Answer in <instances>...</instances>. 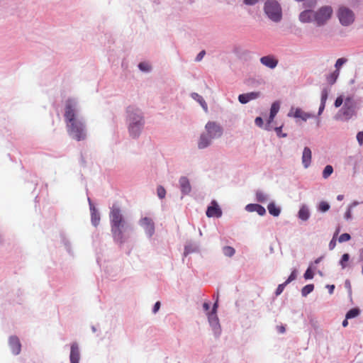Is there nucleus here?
<instances>
[{"mask_svg": "<svg viewBox=\"0 0 363 363\" xmlns=\"http://www.w3.org/2000/svg\"><path fill=\"white\" fill-rule=\"evenodd\" d=\"M339 232H340V228H337L336 232H335V235H334V237L333 238V239L331 240V241L329 243V247H330V250H333L335 247L336 241L335 240V237L336 235H337Z\"/></svg>", "mask_w": 363, "mask_h": 363, "instance_id": "42", "label": "nucleus"}, {"mask_svg": "<svg viewBox=\"0 0 363 363\" xmlns=\"http://www.w3.org/2000/svg\"><path fill=\"white\" fill-rule=\"evenodd\" d=\"M125 113L128 134L130 138L137 139L141 135L145 125L144 113L138 107L129 106Z\"/></svg>", "mask_w": 363, "mask_h": 363, "instance_id": "2", "label": "nucleus"}, {"mask_svg": "<svg viewBox=\"0 0 363 363\" xmlns=\"http://www.w3.org/2000/svg\"><path fill=\"white\" fill-rule=\"evenodd\" d=\"M299 20L302 23L315 21V12L311 10H305L300 13Z\"/></svg>", "mask_w": 363, "mask_h": 363, "instance_id": "21", "label": "nucleus"}, {"mask_svg": "<svg viewBox=\"0 0 363 363\" xmlns=\"http://www.w3.org/2000/svg\"><path fill=\"white\" fill-rule=\"evenodd\" d=\"M357 205H359V202L357 201H354L348 206V208H351V209L352 210V208L355 207Z\"/></svg>", "mask_w": 363, "mask_h": 363, "instance_id": "58", "label": "nucleus"}, {"mask_svg": "<svg viewBox=\"0 0 363 363\" xmlns=\"http://www.w3.org/2000/svg\"><path fill=\"white\" fill-rule=\"evenodd\" d=\"M333 172V167L328 164L323 170L322 176L324 179H328Z\"/></svg>", "mask_w": 363, "mask_h": 363, "instance_id": "30", "label": "nucleus"}, {"mask_svg": "<svg viewBox=\"0 0 363 363\" xmlns=\"http://www.w3.org/2000/svg\"><path fill=\"white\" fill-rule=\"evenodd\" d=\"M223 252L225 256L230 257L234 255L235 250L230 246H225L223 248Z\"/></svg>", "mask_w": 363, "mask_h": 363, "instance_id": "32", "label": "nucleus"}, {"mask_svg": "<svg viewBox=\"0 0 363 363\" xmlns=\"http://www.w3.org/2000/svg\"><path fill=\"white\" fill-rule=\"evenodd\" d=\"M218 307V301H216L212 308V310L209 313H217V308Z\"/></svg>", "mask_w": 363, "mask_h": 363, "instance_id": "53", "label": "nucleus"}, {"mask_svg": "<svg viewBox=\"0 0 363 363\" xmlns=\"http://www.w3.org/2000/svg\"><path fill=\"white\" fill-rule=\"evenodd\" d=\"M348 325V321H347V319H345L343 321H342V326L343 327H347Z\"/></svg>", "mask_w": 363, "mask_h": 363, "instance_id": "63", "label": "nucleus"}, {"mask_svg": "<svg viewBox=\"0 0 363 363\" xmlns=\"http://www.w3.org/2000/svg\"><path fill=\"white\" fill-rule=\"evenodd\" d=\"M305 4H308L309 6H313L315 4V0H306Z\"/></svg>", "mask_w": 363, "mask_h": 363, "instance_id": "55", "label": "nucleus"}, {"mask_svg": "<svg viewBox=\"0 0 363 363\" xmlns=\"http://www.w3.org/2000/svg\"><path fill=\"white\" fill-rule=\"evenodd\" d=\"M287 116L296 119L299 118L302 121L306 122L308 119L313 118L314 115L311 113L305 112L301 108L292 106L288 112Z\"/></svg>", "mask_w": 363, "mask_h": 363, "instance_id": "9", "label": "nucleus"}, {"mask_svg": "<svg viewBox=\"0 0 363 363\" xmlns=\"http://www.w3.org/2000/svg\"><path fill=\"white\" fill-rule=\"evenodd\" d=\"M318 209L319 211L325 213L330 209V204L326 201H321L318 204Z\"/></svg>", "mask_w": 363, "mask_h": 363, "instance_id": "34", "label": "nucleus"}, {"mask_svg": "<svg viewBox=\"0 0 363 363\" xmlns=\"http://www.w3.org/2000/svg\"><path fill=\"white\" fill-rule=\"evenodd\" d=\"M329 89L325 88L321 91V96H320V103L322 104H326V101L328 99V95H329Z\"/></svg>", "mask_w": 363, "mask_h": 363, "instance_id": "37", "label": "nucleus"}, {"mask_svg": "<svg viewBox=\"0 0 363 363\" xmlns=\"http://www.w3.org/2000/svg\"><path fill=\"white\" fill-rule=\"evenodd\" d=\"M244 1L247 5H254L258 1V0H244Z\"/></svg>", "mask_w": 363, "mask_h": 363, "instance_id": "54", "label": "nucleus"}, {"mask_svg": "<svg viewBox=\"0 0 363 363\" xmlns=\"http://www.w3.org/2000/svg\"><path fill=\"white\" fill-rule=\"evenodd\" d=\"M140 225L144 228L145 233L148 237H152L155 233V225L152 220L147 217L140 220Z\"/></svg>", "mask_w": 363, "mask_h": 363, "instance_id": "11", "label": "nucleus"}, {"mask_svg": "<svg viewBox=\"0 0 363 363\" xmlns=\"http://www.w3.org/2000/svg\"><path fill=\"white\" fill-rule=\"evenodd\" d=\"M190 252H191V250H189V247L186 246L185 249H184V255H188Z\"/></svg>", "mask_w": 363, "mask_h": 363, "instance_id": "62", "label": "nucleus"}, {"mask_svg": "<svg viewBox=\"0 0 363 363\" xmlns=\"http://www.w3.org/2000/svg\"><path fill=\"white\" fill-rule=\"evenodd\" d=\"M160 308V303L159 301L156 302L154 307H153V309H152V312L154 313H156L159 309Z\"/></svg>", "mask_w": 363, "mask_h": 363, "instance_id": "50", "label": "nucleus"}, {"mask_svg": "<svg viewBox=\"0 0 363 363\" xmlns=\"http://www.w3.org/2000/svg\"><path fill=\"white\" fill-rule=\"evenodd\" d=\"M337 16L341 24L345 26L352 24L354 21L353 12L346 7H340Z\"/></svg>", "mask_w": 363, "mask_h": 363, "instance_id": "8", "label": "nucleus"}, {"mask_svg": "<svg viewBox=\"0 0 363 363\" xmlns=\"http://www.w3.org/2000/svg\"><path fill=\"white\" fill-rule=\"evenodd\" d=\"M71 363H79L80 359V352L79 345L77 342H73L71 345V350L69 355Z\"/></svg>", "mask_w": 363, "mask_h": 363, "instance_id": "16", "label": "nucleus"}, {"mask_svg": "<svg viewBox=\"0 0 363 363\" xmlns=\"http://www.w3.org/2000/svg\"><path fill=\"white\" fill-rule=\"evenodd\" d=\"M314 286L313 284H308L305 286L301 290V294L303 296H306L311 292L313 291Z\"/></svg>", "mask_w": 363, "mask_h": 363, "instance_id": "35", "label": "nucleus"}, {"mask_svg": "<svg viewBox=\"0 0 363 363\" xmlns=\"http://www.w3.org/2000/svg\"><path fill=\"white\" fill-rule=\"evenodd\" d=\"M360 313V310L357 308L350 309L345 315L346 319H351L357 317Z\"/></svg>", "mask_w": 363, "mask_h": 363, "instance_id": "28", "label": "nucleus"}, {"mask_svg": "<svg viewBox=\"0 0 363 363\" xmlns=\"http://www.w3.org/2000/svg\"><path fill=\"white\" fill-rule=\"evenodd\" d=\"M204 132L213 140L220 138L223 133L221 125L216 121H208L204 127Z\"/></svg>", "mask_w": 363, "mask_h": 363, "instance_id": "6", "label": "nucleus"}, {"mask_svg": "<svg viewBox=\"0 0 363 363\" xmlns=\"http://www.w3.org/2000/svg\"><path fill=\"white\" fill-rule=\"evenodd\" d=\"M138 67L140 70L144 72H149L151 69L150 65L145 62H141L138 65Z\"/></svg>", "mask_w": 363, "mask_h": 363, "instance_id": "39", "label": "nucleus"}, {"mask_svg": "<svg viewBox=\"0 0 363 363\" xmlns=\"http://www.w3.org/2000/svg\"><path fill=\"white\" fill-rule=\"evenodd\" d=\"M269 213L273 216H279L281 213V208L276 206L274 202H270L267 206Z\"/></svg>", "mask_w": 363, "mask_h": 363, "instance_id": "26", "label": "nucleus"}, {"mask_svg": "<svg viewBox=\"0 0 363 363\" xmlns=\"http://www.w3.org/2000/svg\"><path fill=\"white\" fill-rule=\"evenodd\" d=\"M296 277H297V271H296V269H294L291 272L290 276L288 277L287 280L286 281V284H289L292 281L295 280L296 279Z\"/></svg>", "mask_w": 363, "mask_h": 363, "instance_id": "41", "label": "nucleus"}, {"mask_svg": "<svg viewBox=\"0 0 363 363\" xmlns=\"http://www.w3.org/2000/svg\"><path fill=\"white\" fill-rule=\"evenodd\" d=\"M179 186L183 194H189L191 191V186L189 179L186 177H182L179 179Z\"/></svg>", "mask_w": 363, "mask_h": 363, "instance_id": "19", "label": "nucleus"}, {"mask_svg": "<svg viewBox=\"0 0 363 363\" xmlns=\"http://www.w3.org/2000/svg\"><path fill=\"white\" fill-rule=\"evenodd\" d=\"M213 139L205 132H203L197 142V147L199 150H203L209 147L212 143Z\"/></svg>", "mask_w": 363, "mask_h": 363, "instance_id": "14", "label": "nucleus"}, {"mask_svg": "<svg viewBox=\"0 0 363 363\" xmlns=\"http://www.w3.org/2000/svg\"><path fill=\"white\" fill-rule=\"evenodd\" d=\"M344 217L347 220H350L352 218L351 208L347 207V209L345 213Z\"/></svg>", "mask_w": 363, "mask_h": 363, "instance_id": "45", "label": "nucleus"}, {"mask_svg": "<svg viewBox=\"0 0 363 363\" xmlns=\"http://www.w3.org/2000/svg\"><path fill=\"white\" fill-rule=\"evenodd\" d=\"M350 259V255L347 253H345L342 255L341 259L340 260V265L341 266L342 269H345L347 267V262Z\"/></svg>", "mask_w": 363, "mask_h": 363, "instance_id": "36", "label": "nucleus"}, {"mask_svg": "<svg viewBox=\"0 0 363 363\" xmlns=\"http://www.w3.org/2000/svg\"><path fill=\"white\" fill-rule=\"evenodd\" d=\"M191 97L194 100L196 101V102H198L201 106L202 107L203 110L207 113L208 111V105H207V103L206 102L205 99L203 98L202 96H201L200 94H199L198 93H191Z\"/></svg>", "mask_w": 363, "mask_h": 363, "instance_id": "23", "label": "nucleus"}, {"mask_svg": "<svg viewBox=\"0 0 363 363\" xmlns=\"http://www.w3.org/2000/svg\"><path fill=\"white\" fill-rule=\"evenodd\" d=\"M261 96L259 91H252L246 94H242L238 96V101L242 104H246L250 101L255 100Z\"/></svg>", "mask_w": 363, "mask_h": 363, "instance_id": "13", "label": "nucleus"}, {"mask_svg": "<svg viewBox=\"0 0 363 363\" xmlns=\"http://www.w3.org/2000/svg\"><path fill=\"white\" fill-rule=\"evenodd\" d=\"M256 201L259 203H266L270 199L269 194L262 190H257L255 192Z\"/></svg>", "mask_w": 363, "mask_h": 363, "instance_id": "24", "label": "nucleus"}, {"mask_svg": "<svg viewBox=\"0 0 363 363\" xmlns=\"http://www.w3.org/2000/svg\"><path fill=\"white\" fill-rule=\"evenodd\" d=\"M207 318L208 323L216 337H219L221 334V326L217 313L207 312Z\"/></svg>", "mask_w": 363, "mask_h": 363, "instance_id": "10", "label": "nucleus"}, {"mask_svg": "<svg viewBox=\"0 0 363 363\" xmlns=\"http://www.w3.org/2000/svg\"><path fill=\"white\" fill-rule=\"evenodd\" d=\"M343 199H344V196H343V195H342V194L338 195V196H337V199L338 201H342Z\"/></svg>", "mask_w": 363, "mask_h": 363, "instance_id": "64", "label": "nucleus"}, {"mask_svg": "<svg viewBox=\"0 0 363 363\" xmlns=\"http://www.w3.org/2000/svg\"><path fill=\"white\" fill-rule=\"evenodd\" d=\"M350 238H351L350 235L345 233L342 234L339 237L338 241L340 242H347V241L350 240Z\"/></svg>", "mask_w": 363, "mask_h": 363, "instance_id": "40", "label": "nucleus"}, {"mask_svg": "<svg viewBox=\"0 0 363 363\" xmlns=\"http://www.w3.org/2000/svg\"><path fill=\"white\" fill-rule=\"evenodd\" d=\"M9 345L13 354H18L21 352V345L19 339L16 336L9 338Z\"/></svg>", "mask_w": 363, "mask_h": 363, "instance_id": "18", "label": "nucleus"}, {"mask_svg": "<svg viewBox=\"0 0 363 363\" xmlns=\"http://www.w3.org/2000/svg\"><path fill=\"white\" fill-rule=\"evenodd\" d=\"M65 121L68 135L77 141L87 138V128L84 118L80 113L79 103L76 99H68L65 105Z\"/></svg>", "mask_w": 363, "mask_h": 363, "instance_id": "1", "label": "nucleus"}, {"mask_svg": "<svg viewBox=\"0 0 363 363\" xmlns=\"http://www.w3.org/2000/svg\"><path fill=\"white\" fill-rule=\"evenodd\" d=\"M89 206H90V211H91V223L94 226H97L100 221V215L93 203L91 201V199H88Z\"/></svg>", "mask_w": 363, "mask_h": 363, "instance_id": "22", "label": "nucleus"}, {"mask_svg": "<svg viewBox=\"0 0 363 363\" xmlns=\"http://www.w3.org/2000/svg\"><path fill=\"white\" fill-rule=\"evenodd\" d=\"M347 62V59L345 57H341L337 60L335 64V70H338L340 72L341 67Z\"/></svg>", "mask_w": 363, "mask_h": 363, "instance_id": "33", "label": "nucleus"}, {"mask_svg": "<svg viewBox=\"0 0 363 363\" xmlns=\"http://www.w3.org/2000/svg\"><path fill=\"white\" fill-rule=\"evenodd\" d=\"M245 208L247 212H257L261 216L266 213L265 208L261 205L257 203L247 204Z\"/></svg>", "mask_w": 363, "mask_h": 363, "instance_id": "20", "label": "nucleus"}, {"mask_svg": "<svg viewBox=\"0 0 363 363\" xmlns=\"http://www.w3.org/2000/svg\"><path fill=\"white\" fill-rule=\"evenodd\" d=\"M260 62L265 67L274 69L278 64V60L272 55H267L260 58Z\"/></svg>", "mask_w": 363, "mask_h": 363, "instance_id": "17", "label": "nucleus"}, {"mask_svg": "<svg viewBox=\"0 0 363 363\" xmlns=\"http://www.w3.org/2000/svg\"><path fill=\"white\" fill-rule=\"evenodd\" d=\"M357 140L360 145H363V131H360L357 134Z\"/></svg>", "mask_w": 363, "mask_h": 363, "instance_id": "46", "label": "nucleus"}, {"mask_svg": "<svg viewBox=\"0 0 363 363\" xmlns=\"http://www.w3.org/2000/svg\"><path fill=\"white\" fill-rule=\"evenodd\" d=\"M255 123L257 126L260 128L263 127L264 122L261 117H257L255 120Z\"/></svg>", "mask_w": 363, "mask_h": 363, "instance_id": "47", "label": "nucleus"}, {"mask_svg": "<svg viewBox=\"0 0 363 363\" xmlns=\"http://www.w3.org/2000/svg\"><path fill=\"white\" fill-rule=\"evenodd\" d=\"M203 308L204 311L209 312L208 310L210 309V304L208 303H204L203 304Z\"/></svg>", "mask_w": 363, "mask_h": 363, "instance_id": "56", "label": "nucleus"}, {"mask_svg": "<svg viewBox=\"0 0 363 363\" xmlns=\"http://www.w3.org/2000/svg\"><path fill=\"white\" fill-rule=\"evenodd\" d=\"M274 117L275 116H272V115L269 114V117L267 123L270 124L274 121Z\"/></svg>", "mask_w": 363, "mask_h": 363, "instance_id": "61", "label": "nucleus"}, {"mask_svg": "<svg viewBox=\"0 0 363 363\" xmlns=\"http://www.w3.org/2000/svg\"><path fill=\"white\" fill-rule=\"evenodd\" d=\"M326 287L328 289L329 293L330 294H332L333 293L335 286L334 285H327Z\"/></svg>", "mask_w": 363, "mask_h": 363, "instance_id": "57", "label": "nucleus"}, {"mask_svg": "<svg viewBox=\"0 0 363 363\" xmlns=\"http://www.w3.org/2000/svg\"><path fill=\"white\" fill-rule=\"evenodd\" d=\"M264 11L266 16L273 22L278 23L282 18V10L277 1H267L264 6Z\"/></svg>", "mask_w": 363, "mask_h": 363, "instance_id": "5", "label": "nucleus"}, {"mask_svg": "<svg viewBox=\"0 0 363 363\" xmlns=\"http://www.w3.org/2000/svg\"><path fill=\"white\" fill-rule=\"evenodd\" d=\"M298 218L302 220H307L310 217V212L306 206H302L298 213Z\"/></svg>", "mask_w": 363, "mask_h": 363, "instance_id": "25", "label": "nucleus"}, {"mask_svg": "<svg viewBox=\"0 0 363 363\" xmlns=\"http://www.w3.org/2000/svg\"><path fill=\"white\" fill-rule=\"evenodd\" d=\"M339 75H340V72H338V70L333 71V72H331L330 74H329L327 76V77H326L327 82L330 85L334 84L336 82L337 78L339 77Z\"/></svg>", "mask_w": 363, "mask_h": 363, "instance_id": "27", "label": "nucleus"}, {"mask_svg": "<svg viewBox=\"0 0 363 363\" xmlns=\"http://www.w3.org/2000/svg\"><path fill=\"white\" fill-rule=\"evenodd\" d=\"M280 108V103L279 101H275L272 104L270 108V115L272 116H276L277 113L279 112Z\"/></svg>", "mask_w": 363, "mask_h": 363, "instance_id": "31", "label": "nucleus"}, {"mask_svg": "<svg viewBox=\"0 0 363 363\" xmlns=\"http://www.w3.org/2000/svg\"><path fill=\"white\" fill-rule=\"evenodd\" d=\"M345 286L350 290L351 291V285H350V281L348 280H346L345 281Z\"/></svg>", "mask_w": 363, "mask_h": 363, "instance_id": "60", "label": "nucleus"}, {"mask_svg": "<svg viewBox=\"0 0 363 363\" xmlns=\"http://www.w3.org/2000/svg\"><path fill=\"white\" fill-rule=\"evenodd\" d=\"M110 219L114 240L118 243H123L127 238L125 233L129 225L123 219L121 210L118 207L113 206L111 208Z\"/></svg>", "mask_w": 363, "mask_h": 363, "instance_id": "3", "label": "nucleus"}, {"mask_svg": "<svg viewBox=\"0 0 363 363\" xmlns=\"http://www.w3.org/2000/svg\"><path fill=\"white\" fill-rule=\"evenodd\" d=\"M312 161V152L308 147L303 148L301 157V162L304 168L307 169L310 167Z\"/></svg>", "mask_w": 363, "mask_h": 363, "instance_id": "15", "label": "nucleus"}, {"mask_svg": "<svg viewBox=\"0 0 363 363\" xmlns=\"http://www.w3.org/2000/svg\"><path fill=\"white\" fill-rule=\"evenodd\" d=\"M323 258H324V256H320V257L317 258V259L314 261V262L313 263V265H314V264H317L320 263V262L323 260Z\"/></svg>", "mask_w": 363, "mask_h": 363, "instance_id": "59", "label": "nucleus"}, {"mask_svg": "<svg viewBox=\"0 0 363 363\" xmlns=\"http://www.w3.org/2000/svg\"><path fill=\"white\" fill-rule=\"evenodd\" d=\"M344 102H345V99H343V97H342V96H338V97L336 99V100H335V101L334 105H335V106L336 108H338V107H340L342 104H344Z\"/></svg>", "mask_w": 363, "mask_h": 363, "instance_id": "43", "label": "nucleus"}, {"mask_svg": "<svg viewBox=\"0 0 363 363\" xmlns=\"http://www.w3.org/2000/svg\"><path fill=\"white\" fill-rule=\"evenodd\" d=\"M277 331L279 333H284L285 331H286V328H285V326L283 325H277Z\"/></svg>", "mask_w": 363, "mask_h": 363, "instance_id": "49", "label": "nucleus"}, {"mask_svg": "<svg viewBox=\"0 0 363 363\" xmlns=\"http://www.w3.org/2000/svg\"><path fill=\"white\" fill-rule=\"evenodd\" d=\"M205 55V51L200 52L196 57V61H201Z\"/></svg>", "mask_w": 363, "mask_h": 363, "instance_id": "51", "label": "nucleus"}, {"mask_svg": "<svg viewBox=\"0 0 363 363\" xmlns=\"http://www.w3.org/2000/svg\"><path fill=\"white\" fill-rule=\"evenodd\" d=\"M315 269V267L313 266V264H310L308 268L306 269V272L304 273V278L306 279H311L314 277V272L313 270Z\"/></svg>", "mask_w": 363, "mask_h": 363, "instance_id": "29", "label": "nucleus"}, {"mask_svg": "<svg viewBox=\"0 0 363 363\" xmlns=\"http://www.w3.org/2000/svg\"><path fill=\"white\" fill-rule=\"evenodd\" d=\"M333 10L330 6H324L315 12V22L318 26L325 24L331 17Z\"/></svg>", "mask_w": 363, "mask_h": 363, "instance_id": "7", "label": "nucleus"}, {"mask_svg": "<svg viewBox=\"0 0 363 363\" xmlns=\"http://www.w3.org/2000/svg\"><path fill=\"white\" fill-rule=\"evenodd\" d=\"M325 107V104L320 103V107L318 109V116H320L322 114L323 111H324Z\"/></svg>", "mask_w": 363, "mask_h": 363, "instance_id": "52", "label": "nucleus"}, {"mask_svg": "<svg viewBox=\"0 0 363 363\" xmlns=\"http://www.w3.org/2000/svg\"><path fill=\"white\" fill-rule=\"evenodd\" d=\"M287 284H286V281L283 284H279L276 290V295L278 296L281 294Z\"/></svg>", "mask_w": 363, "mask_h": 363, "instance_id": "44", "label": "nucleus"}, {"mask_svg": "<svg viewBox=\"0 0 363 363\" xmlns=\"http://www.w3.org/2000/svg\"><path fill=\"white\" fill-rule=\"evenodd\" d=\"M275 131L277 132V135L281 138H285L286 137V133H283V134H281V127H278V128H275Z\"/></svg>", "mask_w": 363, "mask_h": 363, "instance_id": "48", "label": "nucleus"}, {"mask_svg": "<svg viewBox=\"0 0 363 363\" xmlns=\"http://www.w3.org/2000/svg\"><path fill=\"white\" fill-rule=\"evenodd\" d=\"M157 194L160 199H164L166 195V191L164 188L162 186H160L157 189Z\"/></svg>", "mask_w": 363, "mask_h": 363, "instance_id": "38", "label": "nucleus"}, {"mask_svg": "<svg viewBox=\"0 0 363 363\" xmlns=\"http://www.w3.org/2000/svg\"><path fill=\"white\" fill-rule=\"evenodd\" d=\"M356 103L352 97L345 99L342 107L339 110L335 116L337 121H347L355 115Z\"/></svg>", "mask_w": 363, "mask_h": 363, "instance_id": "4", "label": "nucleus"}, {"mask_svg": "<svg viewBox=\"0 0 363 363\" xmlns=\"http://www.w3.org/2000/svg\"><path fill=\"white\" fill-rule=\"evenodd\" d=\"M206 216L208 218H220L222 216V211L216 201H212L206 211Z\"/></svg>", "mask_w": 363, "mask_h": 363, "instance_id": "12", "label": "nucleus"}]
</instances>
